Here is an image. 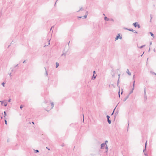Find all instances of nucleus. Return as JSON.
I'll list each match as a JSON object with an SVG mask.
<instances>
[{
  "mask_svg": "<svg viewBox=\"0 0 156 156\" xmlns=\"http://www.w3.org/2000/svg\"><path fill=\"white\" fill-rule=\"evenodd\" d=\"M10 46V45H9L8 46V48H9Z\"/></svg>",
  "mask_w": 156,
  "mask_h": 156,
  "instance_id": "obj_59",
  "label": "nucleus"
},
{
  "mask_svg": "<svg viewBox=\"0 0 156 156\" xmlns=\"http://www.w3.org/2000/svg\"><path fill=\"white\" fill-rule=\"evenodd\" d=\"M7 105V104H6V103H5L4 104V106L5 107Z\"/></svg>",
  "mask_w": 156,
  "mask_h": 156,
  "instance_id": "obj_28",
  "label": "nucleus"
},
{
  "mask_svg": "<svg viewBox=\"0 0 156 156\" xmlns=\"http://www.w3.org/2000/svg\"><path fill=\"white\" fill-rule=\"evenodd\" d=\"M93 73L94 74V73H95V71H93Z\"/></svg>",
  "mask_w": 156,
  "mask_h": 156,
  "instance_id": "obj_47",
  "label": "nucleus"
},
{
  "mask_svg": "<svg viewBox=\"0 0 156 156\" xmlns=\"http://www.w3.org/2000/svg\"><path fill=\"white\" fill-rule=\"evenodd\" d=\"M68 51H67L66 53H63L61 55V56H63V55H64L65 56V57L66 56V53H67V52Z\"/></svg>",
  "mask_w": 156,
  "mask_h": 156,
  "instance_id": "obj_13",
  "label": "nucleus"
},
{
  "mask_svg": "<svg viewBox=\"0 0 156 156\" xmlns=\"http://www.w3.org/2000/svg\"><path fill=\"white\" fill-rule=\"evenodd\" d=\"M129 95H127L126 97L125 98H124V99H123V101H125L128 98H129Z\"/></svg>",
  "mask_w": 156,
  "mask_h": 156,
  "instance_id": "obj_6",
  "label": "nucleus"
},
{
  "mask_svg": "<svg viewBox=\"0 0 156 156\" xmlns=\"http://www.w3.org/2000/svg\"><path fill=\"white\" fill-rule=\"evenodd\" d=\"M5 124H7V121L5 119Z\"/></svg>",
  "mask_w": 156,
  "mask_h": 156,
  "instance_id": "obj_27",
  "label": "nucleus"
},
{
  "mask_svg": "<svg viewBox=\"0 0 156 156\" xmlns=\"http://www.w3.org/2000/svg\"><path fill=\"white\" fill-rule=\"evenodd\" d=\"M122 36H120V34L119 33L118 34H117V36H116V37L115 38V41L118 40L119 38L120 39H122Z\"/></svg>",
  "mask_w": 156,
  "mask_h": 156,
  "instance_id": "obj_1",
  "label": "nucleus"
},
{
  "mask_svg": "<svg viewBox=\"0 0 156 156\" xmlns=\"http://www.w3.org/2000/svg\"><path fill=\"white\" fill-rule=\"evenodd\" d=\"M0 102L1 103L2 105H3V101H0Z\"/></svg>",
  "mask_w": 156,
  "mask_h": 156,
  "instance_id": "obj_31",
  "label": "nucleus"
},
{
  "mask_svg": "<svg viewBox=\"0 0 156 156\" xmlns=\"http://www.w3.org/2000/svg\"><path fill=\"white\" fill-rule=\"evenodd\" d=\"M105 144L102 143V144H101V149H102L103 147L104 146H105Z\"/></svg>",
  "mask_w": 156,
  "mask_h": 156,
  "instance_id": "obj_10",
  "label": "nucleus"
},
{
  "mask_svg": "<svg viewBox=\"0 0 156 156\" xmlns=\"http://www.w3.org/2000/svg\"><path fill=\"white\" fill-rule=\"evenodd\" d=\"M150 48L149 49L148 51H150Z\"/></svg>",
  "mask_w": 156,
  "mask_h": 156,
  "instance_id": "obj_54",
  "label": "nucleus"
},
{
  "mask_svg": "<svg viewBox=\"0 0 156 156\" xmlns=\"http://www.w3.org/2000/svg\"><path fill=\"white\" fill-rule=\"evenodd\" d=\"M69 42H69L68 44V45H69Z\"/></svg>",
  "mask_w": 156,
  "mask_h": 156,
  "instance_id": "obj_57",
  "label": "nucleus"
},
{
  "mask_svg": "<svg viewBox=\"0 0 156 156\" xmlns=\"http://www.w3.org/2000/svg\"><path fill=\"white\" fill-rule=\"evenodd\" d=\"M50 41V40H49V41H48V44H50V43H49V41Z\"/></svg>",
  "mask_w": 156,
  "mask_h": 156,
  "instance_id": "obj_52",
  "label": "nucleus"
},
{
  "mask_svg": "<svg viewBox=\"0 0 156 156\" xmlns=\"http://www.w3.org/2000/svg\"><path fill=\"white\" fill-rule=\"evenodd\" d=\"M145 45H142L140 47H139V48H143V47H144V46H145Z\"/></svg>",
  "mask_w": 156,
  "mask_h": 156,
  "instance_id": "obj_22",
  "label": "nucleus"
},
{
  "mask_svg": "<svg viewBox=\"0 0 156 156\" xmlns=\"http://www.w3.org/2000/svg\"><path fill=\"white\" fill-rule=\"evenodd\" d=\"M151 44H152V42H150V45H151Z\"/></svg>",
  "mask_w": 156,
  "mask_h": 156,
  "instance_id": "obj_46",
  "label": "nucleus"
},
{
  "mask_svg": "<svg viewBox=\"0 0 156 156\" xmlns=\"http://www.w3.org/2000/svg\"><path fill=\"white\" fill-rule=\"evenodd\" d=\"M18 64H17V65H16L15 67H14L15 68L16 67H17L18 66Z\"/></svg>",
  "mask_w": 156,
  "mask_h": 156,
  "instance_id": "obj_45",
  "label": "nucleus"
},
{
  "mask_svg": "<svg viewBox=\"0 0 156 156\" xmlns=\"http://www.w3.org/2000/svg\"><path fill=\"white\" fill-rule=\"evenodd\" d=\"M83 10V8L82 7L79 10H78L77 12H79L80 11H82V10Z\"/></svg>",
  "mask_w": 156,
  "mask_h": 156,
  "instance_id": "obj_19",
  "label": "nucleus"
},
{
  "mask_svg": "<svg viewBox=\"0 0 156 156\" xmlns=\"http://www.w3.org/2000/svg\"><path fill=\"white\" fill-rule=\"evenodd\" d=\"M11 101V99H10L8 100V102H9Z\"/></svg>",
  "mask_w": 156,
  "mask_h": 156,
  "instance_id": "obj_35",
  "label": "nucleus"
},
{
  "mask_svg": "<svg viewBox=\"0 0 156 156\" xmlns=\"http://www.w3.org/2000/svg\"><path fill=\"white\" fill-rule=\"evenodd\" d=\"M110 20L112 21H114V20L113 19H111Z\"/></svg>",
  "mask_w": 156,
  "mask_h": 156,
  "instance_id": "obj_34",
  "label": "nucleus"
},
{
  "mask_svg": "<svg viewBox=\"0 0 156 156\" xmlns=\"http://www.w3.org/2000/svg\"><path fill=\"white\" fill-rule=\"evenodd\" d=\"M144 52H143V54L142 55H141V56H142L143 55V54H144Z\"/></svg>",
  "mask_w": 156,
  "mask_h": 156,
  "instance_id": "obj_51",
  "label": "nucleus"
},
{
  "mask_svg": "<svg viewBox=\"0 0 156 156\" xmlns=\"http://www.w3.org/2000/svg\"><path fill=\"white\" fill-rule=\"evenodd\" d=\"M124 29L126 30H129V31H132L133 32L135 33H136V34L137 33V32L135 30L133 29H128V28H124Z\"/></svg>",
  "mask_w": 156,
  "mask_h": 156,
  "instance_id": "obj_2",
  "label": "nucleus"
},
{
  "mask_svg": "<svg viewBox=\"0 0 156 156\" xmlns=\"http://www.w3.org/2000/svg\"><path fill=\"white\" fill-rule=\"evenodd\" d=\"M119 79H118V81H117V86L118 87V86H119Z\"/></svg>",
  "mask_w": 156,
  "mask_h": 156,
  "instance_id": "obj_20",
  "label": "nucleus"
},
{
  "mask_svg": "<svg viewBox=\"0 0 156 156\" xmlns=\"http://www.w3.org/2000/svg\"><path fill=\"white\" fill-rule=\"evenodd\" d=\"M88 14V11H87L86 12V13H85V14L84 15V16H83L84 18H83V19H84V18H86L87 17V16Z\"/></svg>",
  "mask_w": 156,
  "mask_h": 156,
  "instance_id": "obj_5",
  "label": "nucleus"
},
{
  "mask_svg": "<svg viewBox=\"0 0 156 156\" xmlns=\"http://www.w3.org/2000/svg\"><path fill=\"white\" fill-rule=\"evenodd\" d=\"M23 107V105H21L20 106V108L21 109H22Z\"/></svg>",
  "mask_w": 156,
  "mask_h": 156,
  "instance_id": "obj_25",
  "label": "nucleus"
},
{
  "mask_svg": "<svg viewBox=\"0 0 156 156\" xmlns=\"http://www.w3.org/2000/svg\"><path fill=\"white\" fill-rule=\"evenodd\" d=\"M54 27V26H52V27H51V29H50V30H51L52 29V28L53 27Z\"/></svg>",
  "mask_w": 156,
  "mask_h": 156,
  "instance_id": "obj_33",
  "label": "nucleus"
},
{
  "mask_svg": "<svg viewBox=\"0 0 156 156\" xmlns=\"http://www.w3.org/2000/svg\"><path fill=\"white\" fill-rule=\"evenodd\" d=\"M56 2H55V5L56 4Z\"/></svg>",
  "mask_w": 156,
  "mask_h": 156,
  "instance_id": "obj_61",
  "label": "nucleus"
},
{
  "mask_svg": "<svg viewBox=\"0 0 156 156\" xmlns=\"http://www.w3.org/2000/svg\"><path fill=\"white\" fill-rule=\"evenodd\" d=\"M137 27H138V28H140V26L139 24H137Z\"/></svg>",
  "mask_w": 156,
  "mask_h": 156,
  "instance_id": "obj_26",
  "label": "nucleus"
},
{
  "mask_svg": "<svg viewBox=\"0 0 156 156\" xmlns=\"http://www.w3.org/2000/svg\"><path fill=\"white\" fill-rule=\"evenodd\" d=\"M122 93H123V92H122H122H121V94H122Z\"/></svg>",
  "mask_w": 156,
  "mask_h": 156,
  "instance_id": "obj_56",
  "label": "nucleus"
},
{
  "mask_svg": "<svg viewBox=\"0 0 156 156\" xmlns=\"http://www.w3.org/2000/svg\"><path fill=\"white\" fill-rule=\"evenodd\" d=\"M104 20L106 21H108L110 20V19L107 18L106 16H105L104 18Z\"/></svg>",
  "mask_w": 156,
  "mask_h": 156,
  "instance_id": "obj_9",
  "label": "nucleus"
},
{
  "mask_svg": "<svg viewBox=\"0 0 156 156\" xmlns=\"http://www.w3.org/2000/svg\"><path fill=\"white\" fill-rule=\"evenodd\" d=\"M119 93H120V91H119V97H120V96Z\"/></svg>",
  "mask_w": 156,
  "mask_h": 156,
  "instance_id": "obj_40",
  "label": "nucleus"
},
{
  "mask_svg": "<svg viewBox=\"0 0 156 156\" xmlns=\"http://www.w3.org/2000/svg\"><path fill=\"white\" fill-rule=\"evenodd\" d=\"M96 75L95 76H94V74H93V77L92 78V79L93 80H94L96 78Z\"/></svg>",
  "mask_w": 156,
  "mask_h": 156,
  "instance_id": "obj_11",
  "label": "nucleus"
},
{
  "mask_svg": "<svg viewBox=\"0 0 156 156\" xmlns=\"http://www.w3.org/2000/svg\"><path fill=\"white\" fill-rule=\"evenodd\" d=\"M108 142V141L107 140H106L105 141V144H106V143Z\"/></svg>",
  "mask_w": 156,
  "mask_h": 156,
  "instance_id": "obj_38",
  "label": "nucleus"
},
{
  "mask_svg": "<svg viewBox=\"0 0 156 156\" xmlns=\"http://www.w3.org/2000/svg\"><path fill=\"white\" fill-rule=\"evenodd\" d=\"M2 84L4 87V84H5V83L3 82V83H2Z\"/></svg>",
  "mask_w": 156,
  "mask_h": 156,
  "instance_id": "obj_32",
  "label": "nucleus"
},
{
  "mask_svg": "<svg viewBox=\"0 0 156 156\" xmlns=\"http://www.w3.org/2000/svg\"><path fill=\"white\" fill-rule=\"evenodd\" d=\"M108 146L107 145H106V147H105V149H106V150H108Z\"/></svg>",
  "mask_w": 156,
  "mask_h": 156,
  "instance_id": "obj_29",
  "label": "nucleus"
},
{
  "mask_svg": "<svg viewBox=\"0 0 156 156\" xmlns=\"http://www.w3.org/2000/svg\"><path fill=\"white\" fill-rule=\"evenodd\" d=\"M78 17L80 18H82V16H78Z\"/></svg>",
  "mask_w": 156,
  "mask_h": 156,
  "instance_id": "obj_42",
  "label": "nucleus"
},
{
  "mask_svg": "<svg viewBox=\"0 0 156 156\" xmlns=\"http://www.w3.org/2000/svg\"><path fill=\"white\" fill-rule=\"evenodd\" d=\"M1 118L2 119V116L1 117Z\"/></svg>",
  "mask_w": 156,
  "mask_h": 156,
  "instance_id": "obj_60",
  "label": "nucleus"
},
{
  "mask_svg": "<svg viewBox=\"0 0 156 156\" xmlns=\"http://www.w3.org/2000/svg\"><path fill=\"white\" fill-rule=\"evenodd\" d=\"M4 115H5L4 116L5 118V116H6V113L5 111H4Z\"/></svg>",
  "mask_w": 156,
  "mask_h": 156,
  "instance_id": "obj_23",
  "label": "nucleus"
},
{
  "mask_svg": "<svg viewBox=\"0 0 156 156\" xmlns=\"http://www.w3.org/2000/svg\"><path fill=\"white\" fill-rule=\"evenodd\" d=\"M105 152H106V153H107V152H108V150H107L105 151Z\"/></svg>",
  "mask_w": 156,
  "mask_h": 156,
  "instance_id": "obj_53",
  "label": "nucleus"
},
{
  "mask_svg": "<svg viewBox=\"0 0 156 156\" xmlns=\"http://www.w3.org/2000/svg\"><path fill=\"white\" fill-rule=\"evenodd\" d=\"M144 96H145V95H146V89L145 88H144Z\"/></svg>",
  "mask_w": 156,
  "mask_h": 156,
  "instance_id": "obj_21",
  "label": "nucleus"
},
{
  "mask_svg": "<svg viewBox=\"0 0 156 156\" xmlns=\"http://www.w3.org/2000/svg\"><path fill=\"white\" fill-rule=\"evenodd\" d=\"M151 20H150V22H151V19L152 18V17L151 16Z\"/></svg>",
  "mask_w": 156,
  "mask_h": 156,
  "instance_id": "obj_44",
  "label": "nucleus"
},
{
  "mask_svg": "<svg viewBox=\"0 0 156 156\" xmlns=\"http://www.w3.org/2000/svg\"><path fill=\"white\" fill-rule=\"evenodd\" d=\"M119 78L118 79H119V78H120V74H119Z\"/></svg>",
  "mask_w": 156,
  "mask_h": 156,
  "instance_id": "obj_41",
  "label": "nucleus"
},
{
  "mask_svg": "<svg viewBox=\"0 0 156 156\" xmlns=\"http://www.w3.org/2000/svg\"><path fill=\"white\" fill-rule=\"evenodd\" d=\"M56 68H57L59 66V63L58 62H56Z\"/></svg>",
  "mask_w": 156,
  "mask_h": 156,
  "instance_id": "obj_16",
  "label": "nucleus"
},
{
  "mask_svg": "<svg viewBox=\"0 0 156 156\" xmlns=\"http://www.w3.org/2000/svg\"><path fill=\"white\" fill-rule=\"evenodd\" d=\"M150 34H151V36L152 37H153L154 38V34L151 32H150Z\"/></svg>",
  "mask_w": 156,
  "mask_h": 156,
  "instance_id": "obj_15",
  "label": "nucleus"
},
{
  "mask_svg": "<svg viewBox=\"0 0 156 156\" xmlns=\"http://www.w3.org/2000/svg\"><path fill=\"white\" fill-rule=\"evenodd\" d=\"M61 146H62V147H63V146H64V144H62Z\"/></svg>",
  "mask_w": 156,
  "mask_h": 156,
  "instance_id": "obj_36",
  "label": "nucleus"
},
{
  "mask_svg": "<svg viewBox=\"0 0 156 156\" xmlns=\"http://www.w3.org/2000/svg\"><path fill=\"white\" fill-rule=\"evenodd\" d=\"M154 73V74H155V75H156V73Z\"/></svg>",
  "mask_w": 156,
  "mask_h": 156,
  "instance_id": "obj_58",
  "label": "nucleus"
},
{
  "mask_svg": "<svg viewBox=\"0 0 156 156\" xmlns=\"http://www.w3.org/2000/svg\"><path fill=\"white\" fill-rule=\"evenodd\" d=\"M34 152L35 153H38L39 152V150H34Z\"/></svg>",
  "mask_w": 156,
  "mask_h": 156,
  "instance_id": "obj_18",
  "label": "nucleus"
},
{
  "mask_svg": "<svg viewBox=\"0 0 156 156\" xmlns=\"http://www.w3.org/2000/svg\"><path fill=\"white\" fill-rule=\"evenodd\" d=\"M135 82V80H134L133 82V87L132 89L129 92V95L130 94H131L132 93V92H133V91L134 90V86Z\"/></svg>",
  "mask_w": 156,
  "mask_h": 156,
  "instance_id": "obj_3",
  "label": "nucleus"
},
{
  "mask_svg": "<svg viewBox=\"0 0 156 156\" xmlns=\"http://www.w3.org/2000/svg\"><path fill=\"white\" fill-rule=\"evenodd\" d=\"M51 105L52 106L51 108H52L54 106V102H52L51 103Z\"/></svg>",
  "mask_w": 156,
  "mask_h": 156,
  "instance_id": "obj_14",
  "label": "nucleus"
},
{
  "mask_svg": "<svg viewBox=\"0 0 156 156\" xmlns=\"http://www.w3.org/2000/svg\"><path fill=\"white\" fill-rule=\"evenodd\" d=\"M144 154L146 155V156H147V154L146 153H144Z\"/></svg>",
  "mask_w": 156,
  "mask_h": 156,
  "instance_id": "obj_39",
  "label": "nucleus"
},
{
  "mask_svg": "<svg viewBox=\"0 0 156 156\" xmlns=\"http://www.w3.org/2000/svg\"><path fill=\"white\" fill-rule=\"evenodd\" d=\"M138 24V23L137 22H135L134 23H133V25L135 27H137V26Z\"/></svg>",
  "mask_w": 156,
  "mask_h": 156,
  "instance_id": "obj_8",
  "label": "nucleus"
},
{
  "mask_svg": "<svg viewBox=\"0 0 156 156\" xmlns=\"http://www.w3.org/2000/svg\"><path fill=\"white\" fill-rule=\"evenodd\" d=\"M147 145V141L145 143V148L144 149V150H143V152H145V150L146 149V147Z\"/></svg>",
  "mask_w": 156,
  "mask_h": 156,
  "instance_id": "obj_12",
  "label": "nucleus"
},
{
  "mask_svg": "<svg viewBox=\"0 0 156 156\" xmlns=\"http://www.w3.org/2000/svg\"><path fill=\"white\" fill-rule=\"evenodd\" d=\"M44 69H45V74H46V76H47L48 75V72L46 69V68L45 67H44Z\"/></svg>",
  "mask_w": 156,
  "mask_h": 156,
  "instance_id": "obj_17",
  "label": "nucleus"
},
{
  "mask_svg": "<svg viewBox=\"0 0 156 156\" xmlns=\"http://www.w3.org/2000/svg\"><path fill=\"white\" fill-rule=\"evenodd\" d=\"M114 112L113 111V112L112 113L111 115H112L114 114Z\"/></svg>",
  "mask_w": 156,
  "mask_h": 156,
  "instance_id": "obj_48",
  "label": "nucleus"
},
{
  "mask_svg": "<svg viewBox=\"0 0 156 156\" xmlns=\"http://www.w3.org/2000/svg\"><path fill=\"white\" fill-rule=\"evenodd\" d=\"M106 117L107 119V121L109 124H110L111 123V120H110V117L108 115L106 116Z\"/></svg>",
  "mask_w": 156,
  "mask_h": 156,
  "instance_id": "obj_4",
  "label": "nucleus"
},
{
  "mask_svg": "<svg viewBox=\"0 0 156 156\" xmlns=\"http://www.w3.org/2000/svg\"><path fill=\"white\" fill-rule=\"evenodd\" d=\"M25 61H26L25 60L23 62V63H24L25 62Z\"/></svg>",
  "mask_w": 156,
  "mask_h": 156,
  "instance_id": "obj_49",
  "label": "nucleus"
},
{
  "mask_svg": "<svg viewBox=\"0 0 156 156\" xmlns=\"http://www.w3.org/2000/svg\"><path fill=\"white\" fill-rule=\"evenodd\" d=\"M13 69H12V70H11V72H13Z\"/></svg>",
  "mask_w": 156,
  "mask_h": 156,
  "instance_id": "obj_50",
  "label": "nucleus"
},
{
  "mask_svg": "<svg viewBox=\"0 0 156 156\" xmlns=\"http://www.w3.org/2000/svg\"><path fill=\"white\" fill-rule=\"evenodd\" d=\"M46 148L48 150H50V149L49 148H48V147H46Z\"/></svg>",
  "mask_w": 156,
  "mask_h": 156,
  "instance_id": "obj_43",
  "label": "nucleus"
},
{
  "mask_svg": "<svg viewBox=\"0 0 156 156\" xmlns=\"http://www.w3.org/2000/svg\"><path fill=\"white\" fill-rule=\"evenodd\" d=\"M32 123L33 124H34V122H32Z\"/></svg>",
  "mask_w": 156,
  "mask_h": 156,
  "instance_id": "obj_55",
  "label": "nucleus"
},
{
  "mask_svg": "<svg viewBox=\"0 0 156 156\" xmlns=\"http://www.w3.org/2000/svg\"><path fill=\"white\" fill-rule=\"evenodd\" d=\"M134 77H135V75H134L133 76V80H134V81L135 80L134 79Z\"/></svg>",
  "mask_w": 156,
  "mask_h": 156,
  "instance_id": "obj_30",
  "label": "nucleus"
},
{
  "mask_svg": "<svg viewBox=\"0 0 156 156\" xmlns=\"http://www.w3.org/2000/svg\"><path fill=\"white\" fill-rule=\"evenodd\" d=\"M9 75L10 76H12V75H11V73H9Z\"/></svg>",
  "mask_w": 156,
  "mask_h": 156,
  "instance_id": "obj_37",
  "label": "nucleus"
},
{
  "mask_svg": "<svg viewBox=\"0 0 156 156\" xmlns=\"http://www.w3.org/2000/svg\"><path fill=\"white\" fill-rule=\"evenodd\" d=\"M144 99L146 100L147 99V96L146 95L145 96H144Z\"/></svg>",
  "mask_w": 156,
  "mask_h": 156,
  "instance_id": "obj_24",
  "label": "nucleus"
},
{
  "mask_svg": "<svg viewBox=\"0 0 156 156\" xmlns=\"http://www.w3.org/2000/svg\"><path fill=\"white\" fill-rule=\"evenodd\" d=\"M126 73L129 75L130 76L131 75V73L130 72H129V70L128 69H127L126 70Z\"/></svg>",
  "mask_w": 156,
  "mask_h": 156,
  "instance_id": "obj_7",
  "label": "nucleus"
}]
</instances>
